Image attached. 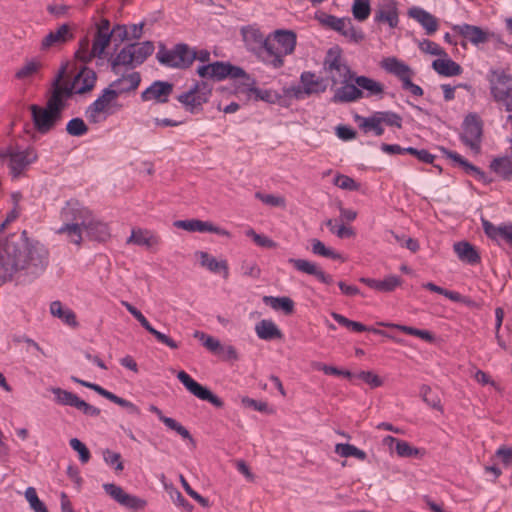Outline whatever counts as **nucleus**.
<instances>
[{
	"label": "nucleus",
	"mask_w": 512,
	"mask_h": 512,
	"mask_svg": "<svg viewBox=\"0 0 512 512\" xmlns=\"http://www.w3.org/2000/svg\"><path fill=\"white\" fill-rule=\"evenodd\" d=\"M75 35L71 26L67 23L62 24L56 31H50L41 41V49L48 50L54 46L66 44L74 39Z\"/></svg>",
	"instance_id": "19"
},
{
	"label": "nucleus",
	"mask_w": 512,
	"mask_h": 512,
	"mask_svg": "<svg viewBox=\"0 0 512 512\" xmlns=\"http://www.w3.org/2000/svg\"><path fill=\"white\" fill-rule=\"evenodd\" d=\"M82 225L77 223H64L57 231L59 234L66 233L70 241L76 245L82 242Z\"/></svg>",
	"instance_id": "53"
},
{
	"label": "nucleus",
	"mask_w": 512,
	"mask_h": 512,
	"mask_svg": "<svg viewBox=\"0 0 512 512\" xmlns=\"http://www.w3.org/2000/svg\"><path fill=\"white\" fill-rule=\"evenodd\" d=\"M122 304L125 306L127 311L131 315H133V317L141 324V326L151 335H153L158 342L167 345L171 349H177L179 347L178 343L175 342L172 338L156 330L146 319V317L141 313V311L138 310L135 306L125 301L122 302Z\"/></svg>",
	"instance_id": "13"
},
{
	"label": "nucleus",
	"mask_w": 512,
	"mask_h": 512,
	"mask_svg": "<svg viewBox=\"0 0 512 512\" xmlns=\"http://www.w3.org/2000/svg\"><path fill=\"white\" fill-rule=\"evenodd\" d=\"M240 33L246 49L256 57L262 51L263 45H268L267 36H264L256 24L241 27Z\"/></svg>",
	"instance_id": "12"
},
{
	"label": "nucleus",
	"mask_w": 512,
	"mask_h": 512,
	"mask_svg": "<svg viewBox=\"0 0 512 512\" xmlns=\"http://www.w3.org/2000/svg\"><path fill=\"white\" fill-rule=\"evenodd\" d=\"M331 316L339 325H341L353 332H372V333L378 334V335H387L386 332L383 330L376 329L371 326H366L361 322L352 321L337 312H332Z\"/></svg>",
	"instance_id": "34"
},
{
	"label": "nucleus",
	"mask_w": 512,
	"mask_h": 512,
	"mask_svg": "<svg viewBox=\"0 0 512 512\" xmlns=\"http://www.w3.org/2000/svg\"><path fill=\"white\" fill-rule=\"evenodd\" d=\"M177 378L185 386V388L195 397L203 401H208L217 408L223 407L224 402L221 398L213 394L207 387L195 381L185 371H179L177 374Z\"/></svg>",
	"instance_id": "9"
},
{
	"label": "nucleus",
	"mask_w": 512,
	"mask_h": 512,
	"mask_svg": "<svg viewBox=\"0 0 512 512\" xmlns=\"http://www.w3.org/2000/svg\"><path fill=\"white\" fill-rule=\"evenodd\" d=\"M364 97V92L355 84L344 82L333 95L331 101L334 103H350Z\"/></svg>",
	"instance_id": "28"
},
{
	"label": "nucleus",
	"mask_w": 512,
	"mask_h": 512,
	"mask_svg": "<svg viewBox=\"0 0 512 512\" xmlns=\"http://www.w3.org/2000/svg\"><path fill=\"white\" fill-rule=\"evenodd\" d=\"M420 396L422 400L431 408L437 411H443L439 395L436 392L432 391L430 386L425 384L422 385L420 387Z\"/></svg>",
	"instance_id": "51"
},
{
	"label": "nucleus",
	"mask_w": 512,
	"mask_h": 512,
	"mask_svg": "<svg viewBox=\"0 0 512 512\" xmlns=\"http://www.w3.org/2000/svg\"><path fill=\"white\" fill-rule=\"evenodd\" d=\"M103 489L113 500L127 509L138 511L144 509L147 505L145 499L126 493L114 483L103 484Z\"/></svg>",
	"instance_id": "10"
},
{
	"label": "nucleus",
	"mask_w": 512,
	"mask_h": 512,
	"mask_svg": "<svg viewBox=\"0 0 512 512\" xmlns=\"http://www.w3.org/2000/svg\"><path fill=\"white\" fill-rule=\"evenodd\" d=\"M196 255L200 258V263L203 267H206L209 271L213 273H218L223 271L224 278H227L229 275L228 264L225 260L217 261L215 257H212L207 252L200 251L197 252Z\"/></svg>",
	"instance_id": "41"
},
{
	"label": "nucleus",
	"mask_w": 512,
	"mask_h": 512,
	"mask_svg": "<svg viewBox=\"0 0 512 512\" xmlns=\"http://www.w3.org/2000/svg\"><path fill=\"white\" fill-rule=\"evenodd\" d=\"M19 215V207L13 206L5 221L0 224V232ZM47 266V249L38 242H30L26 230L20 235L10 234L0 246V284L11 281L13 276L21 271H25L29 282L33 281Z\"/></svg>",
	"instance_id": "1"
},
{
	"label": "nucleus",
	"mask_w": 512,
	"mask_h": 512,
	"mask_svg": "<svg viewBox=\"0 0 512 512\" xmlns=\"http://www.w3.org/2000/svg\"><path fill=\"white\" fill-rule=\"evenodd\" d=\"M408 16L417 21L425 30L427 35H433L439 27L438 19L421 7H411Z\"/></svg>",
	"instance_id": "25"
},
{
	"label": "nucleus",
	"mask_w": 512,
	"mask_h": 512,
	"mask_svg": "<svg viewBox=\"0 0 512 512\" xmlns=\"http://www.w3.org/2000/svg\"><path fill=\"white\" fill-rule=\"evenodd\" d=\"M173 225L176 228L184 229L189 232H210L225 237L231 236L228 230L215 226L212 222L199 219L177 220Z\"/></svg>",
	"instance_id": "15"
},
{
	"label": "nucleus",
	"mask_w": 512,
	"mask_h": 512,
	"mask_svg": "<svg viewBox=\"0 0 512 512\" xmlns=\"http://www.w3.org/2000/svg\"><path fill=\"white\" fill-rule=\"evenodd\" d=\"M443 154L453 160L466 174L474 176L478 181H482L484 183H488L489 181L486 178V174L479 167L470 163L467 159L462 157L459 153L455 151L448 150L446 148H441Z\"/></svg>",
	"instance_id": "24"
},
{
	"label": "nucleus",
	"mask_w": 512,
	"mask_h": 512,
	"mask_svg": "<svg viewBox=\"0 0 512 512\" xmlns=\"http://www.w3.org/2000/svg\"><path fill=\"white\" fill-rule=\"evenodd\" d=\"M25 498L29 502L31 509L34 512H48L45 504L39 499L35 488L28 487L25 491Z\"/></svg>",
	"instance_id": "63"
},
{
	"label": "nucleus",
	"mask_w": 512,
	"mask_h": 512,
	"mask_svg": "<svg viewBox=\"0 0 512 512\" xmlns=\"http://www.w3.org/2000/svg\"><path fill=\"white\" fill-rule=\"evenodd\" d=\"M277 43L283 58L294 52L297 44L296 33L292 30L278 29L269 34Z\"/></svg>",
	"instance_id": "23"
},
{
	"label": "nucleus",
	"mask_w": 512,
	"mask_h": 512,
	"mask_svg": "<svg viewBox=\"0 0 512 512\" xmlns=\"http://www.w3.org/2000/svg\"><path fill=\"white\" fill-rule=\"evenodd\" d=\"M381 67L388 73L396 76L401 82H403L405 78L414 75L413 70L407 64L395 57L384 58L381 62Z\"/></svg>",
	"instance_id": "31"
},
{
	"label": "nucleus",
	"mask_w": 512,
	"mask_h": 512,
	"mask_svg": "<svg viewBox=\"0 0 512 512\" xmlns=\"http://www.w3.org/2000/svg\"><path fill=\"white\" fill-rule=\"evenodd\" d=\"M333 183L343 190L356 191L359 189V184L353 178L343 174H337Z\"/></svg>",
	"instance_id": "64"
},
{
	"label": "nucleus",
	"mask_w": 512,
	"mask_h": 512,
	"mask_svg": "<svg viewBox=\"0 0 512 512\" xmlns=\"http://www.w3.org/2000/svg\"><path fill=\"white\" fill-rule=\"evenodd\" d=\"M50 312L53 316L62 319L69 326H77L75 313L70 309H63L60 301H53L50 305Z\"/></svg>",
	"instance_id": "48"
},
{
	"label": "nucleus",
	"mask_w": 512,
	"mask_h": 512,
	"mask_svg": "<svg viewBox=\"0 0 512 512\" xmlns=\"http://www.w3.org/2000/svg\"><path fill=\"white\" fill-rule=\"evenodd\" d=\"M212 93V86L206 81L196 82L189 91L180 94L177 99L191 113L202 109V105L208 102Z\"/></svg>",
	"instance_id": "6"
},
{
	"label": "nucleus",
	"mask_w": 512,
	"mask_h": 512,
	"mask_svg": "<svg viewBox=\"0 0 512 512\" xmlns=\"http://www.w3.org/2000/svg\"><path fill=\"white\" fill-rule=\"evenodd\" d=\"M136 244L139 246L152 247L160 243V237L148 230H132L131 236L127 239V244Z\"/></svg>",
	"instance_id": "39"
},
{
	"label": "nucleus",
	"mask_w": 512,
	"mask_h": 512,
	"mask_svg": "<svg viewBox=\"0 0 512 512\" xmlns=\"http://www.w3.org/2000/svg\"><path fill=\"white\" fill-rule=\"evenodd\" d=\"M71 380L77 384H80L86 388H89V389L95 391L100 396L108 399L109 401H111L121 407L126 408L130 414L140 415V410L134 403L117 396L116 394L104 389L102 386L92 383V382L82 380L76 376H71Z\"/></svg>",
	"instance_id": "11"
},
{
	"label": "nucleus",
	"mask_w": 512,
	"mask_h": 512,
	"mask_svg": "<svg viewBox=\"0 0 512 512\" xmlns=\"http://www.w3.org/2000/svg\"><path fill=\"white\" fill-rule=\"evenodd\" d=\"M132 47L130 44L124 46L115 57L110 59L111 70L114 74L118 75L120 73V66H126L131 69L136 67Z\"/></svg>",
	"instance_id": "33"
},
{
	"label": "nucleus",
	"mask_w": 512,
	"mask_h": 512,
	"mask_svg": "<svg viewBox=\"0 0 512 512\" xmlns=\"http://www.w3.org/2000/svg\"><path fill=\"white\" fill-rule=\"evenodd\" d=\"M90 53H91L90 41H89L88 37L85 36L79 40L78 49L75 52V58L78 61H80L84 64H87V63H90L93 59H95L94 56L89 55Z\"/></svg>",
	"instance_id": "60"
},
{
	"label": "nucleus",
	"mask_w": 512,
	"mask_h": 512,
	"mask_svg": "<svg viewBox=\"0 0 512 512\" xmlns=\"http://www.w3.org/2000/svg\"><path fill=\"white\" fill-rule=\"evenodd\" d=\"M65 72L66 66L63 65L52 83V92H58L60 97L67 100L72 97L76 88L74 82L72 84L62 83Z\"/></svg>",
	"instance_id": "45"
},
{
	"label": "nucleus",
	"mask_w": 512,
	"mask_h": 512,
	"mask_svg": "<svg viewBox=\"0 0 512 512\" xmlns=\"http://www.w3.org/2000/svg\"><path fill=\"white\" fill-rule=\"evenodd\" d=\"M453 31L462 36L463 38L470 41L473 45L484 44L489 40V33L484 31L481 27L470 25V24H461L454 25L452 27Z\"/></svg>",
	"instance_id": "26"
},
{
	"label": "nucleus",
	"mask_w": 512,
	"mask_h": 512,
	"mask_svg": "<svg viewBox=\"0 0 512 512\" xmlns=\"http://www.w3.org/2000/svg\"><path fill=\"white\" fill-rule=\"evenodd\" d=\"M322 23L330 29L337 31L350 42L360 43L365 35L361 29H356L350 18H338L334 15H325Z\"/></svg>",
	"instance_id": "7"
},
{
	"label": "nucleus",
	"mask_w": 512,
	"mask_h": 512,
	"mask_svg": "<svg viewBox=\"0 0 512 512\" xmlns=\"http://www.w3.org/2000/svg\"><path fill=\"white\" fill-rule=\"evenodd\" d=\"M376 23H386L390 28H396L399 24V9L396 0H382L374 13Z\"/></svg>",
	"instance_id": "14"
},
{
	"label": "nucleus",
	"mask_w": 512,
	"mask_h": 512,
	"mask_svg": "<svg viewBox=\"0 0 512 512\" xmlns=\"http://www.w3.org/2000/svg\"><path fill=\"white\" fill-rule=\"evenodd\" d=\"M482 228L484 233L491 240H498L501 238L507 243L512 244V223H503L499 226H495L489 220L481 219Z\"/></svg>",
	"instance_id": "27"
},
{
	"label": "nucleus",
	"mask_w": 512,
	"mask_h": 512,
	"mask_svg": "<svg viewBox=\"0 0 512 512\" xmlns=\"http://www.w3.org/2000/svg\"><path fill=\"white\" fill-rule=\"evenodd\" d=\"M130 46H133L132 52L136 67L143 64L146 59L154 52V44L151 41L131 43Z\"/></svg>",
	"instance_id": "46"
},
{
	"label": "nucleus",
	"mask_w": 512,
	"mask_h": 512,
	"mask_svg": "<svg viewBox=\"0 0 512 512\" xmlns=\"http://www.w3.org/2000/svg\"><path fill=\"white\" fill-rule=\"evenodd\" d=\"M91 212L76 200H69L61 210V217L65 223H77L84 228Z\"/></svg>",
	"instance_id": "16"
},
{
	"label": "nucleus",
	"mask_w": 512,
	"mask_h": 512,
	"mask_svg": "<svg viewBox=\"0 0 512 512\" xmlns=\"http://www.w3.org/2000/svg\"><path fill=\"white\" fill-rule=\"evenodd\" d=\"M173 87L172 83L156 80L141 93V99L142 101L154 99L157 103H167Z\"/></svg>",
	"instance_id": "18"
},
{
	"label": "nucleus",
	"mask_w": 512,
	"mask_h": 512,
	"mask_svg": "<svg viewBox=\"0 0 512 512\" xmlns=\"http://www.w3.org/2000/svg\"><path fill=\"white\" fill-rule=\"evenodd\" d=\"M97 76L94 70L84 66L75 76L73 82L76 94H84L91 91L96 83Z\"/></svg>",
	"instance_id": "30"
},
{
	"label": "nucleus",
	"mask_w": 512,
	"mask_h": 512,
	"mask_svg": "<svg viewBox=\"0 0 512 512\" xmlns=\"http://www.w3.org/2000/svg\"><path fill=\"white\" fill-rule=\"evenodd\" d=\"M89 128L80 117L72 118L66 124V132L73 137H81L88 132Z\"/></svg>",
	"instance_id": "57"
},
{
	"label": "nucleus",
	"mask_w": 512,
	"mask_h": 512,
	"mask_svg": "<svg viewBox=\"0 0 512 512\" xmlns=\"http://www.w3.org/2000/svg\"><path fill=\"white\" fill-rule=\"evenodd\" d=\"M51 392L55 396V400L60 405L76 407L79 397L67 390L62 388H52Z\"/></svg>",
	"instance_id": "54"
},
{
	"label": "nucleus",
	"mask_w": 512,
	"mask_h": 512,
	"mask_svg": "<svg viewBox=\"0 0 512 512\" xmlns=\"http://www.w3.org/2000/svg\"><path fill=\"white\" fill-rule=\"evenodd\" d=\"M263 302L272 309L282 310L286 315L294 312V302L289 297L264 296Z\"/></svg>",
	"instance_id": "47"
},
{
	"label": "nucleus",
	"mask_w": 512,
	"mask_h": 512,
	"mask_svg": "<svg viewBox=\"0 0 512 512\" xmlns=\"http://www.w3.org/2000/svg\"><path fill=\"white\" fill-rule=\"evenodd\" d=\"M432 68L438 74L445 77L458 76L462 73V67L458 63L447 57L434 60L432 62Z\"/></svg>",
	"instance_id": "37"
},
{
	"label": "nucleus",
	"mask_w": 512,
	"mask_h": 512,
	"mask_svg": "<svg viewBox=\"0 0 512 512\" xmlns=\"http://www.w3.org/2000/svg\"><path fill=\"white\" fill-rule=\"evenodd\" d=\"M267 44L263 45L262 51L258 54L257 58L263 62L265 65H269L274 69H279L284 66V59L277 46V43L273 40V38L268 35L267 36Z\"/></svg>",
	"instance_id": "20"
},
{
	"label": "nucleus",
	"mask_w": 512,
	"mask_h": 512,
	"mask_svg": "<svg viewBox=\"0 0 512 512\" xmlns=\"http://www.w3.org/2000/svg\"><path fill=\"white\" fill-rule=\"evenodd\" d=\"M403 280L397 275H388L383 280L376 279L375 290L380 292H392L401 286Z\"/></svg>",
	"instance_id": "58"
},
{
	"label": "nucleus",
	"mask_w": 512,
	"mask_h": 512,
	"mask_svg": "<svg viewBox=\"0 0 512 512\" xmlns=\"http://www.w3.org/2000/svg\"><path fill=\"white\" fill-rule=\"evenodd\" d=\"M29 110L35 130L42 135L48 134L61 121V119L48 110L46 106L42 107L37 104H31Z\"/></svg>",
	"instance_id": "8"
},
{
	"label": "nucleus",
	"mask_w": 512,
	"mask_h": 512,
	"mask_svg": "<svg viewBox=\"0 0 512 512\" xmlns=\"http://www.w3.org/2000/svg\"><path fill=\"white\" fill-rule=\"evenodd\" d=\"M356 121L359 123V128L364 133L373 131L376 136H382L384 134V128L382 127L383 122L380 115H378V111L374 112L369 117L356 115Z\"/></svg>",
	"instance_id": "36"
},
{
	"label": "nucleus",
	"mask_w": 512,
	"mask_h": 512,
	"mask_svg": "<svg viewBox=\"0 0 512 512\" xmlns=\"http://www.w3.org/2000/svg\"><path fill=\"white\" fill-rule=\"evenodd\" d=\"M483 137V121L476 113H469L463 120L461 142L473 153L481 152V143Z\"/></svg>",
	"instance_id": "5"
},
{
	"label": "nucleus",
	"mask_w": 512,
	"mask_h": 512,
	"mask_svg": "<svg viewBox=\"0 0 512 512\" xmlns=\"http://www.w3.org/2000/svg\"><path fill=\"white\" fill-rule=\"evenodd\" d=\"M156 58L166 67L187 69L195 60V55L190 54V47L185 43H178L172 49H167L165 45L160 44Z\"/></svg>",
	"instance_id": "4"
},
{
	"label": "nucleus",
	"mask_w": 512,
	"mask_h": 512,
	"mask_svg": "<svg viewBox=\"0 0 512 512\" xmlns=\"http://www.w3.org/2000/svg\"><path fill=\"white\" fill-rule=\"evenodd\" d=\"M371 12L369 0H354L352 5V13L356 20L365 21Z\"/></svg>",
	"instance_id": "61"
},
{
	"label": "nucleus",
	"mask_w": 512,
	"mask_h": 512,
	"mask_svg": "<svg viewBox=\"0 0 512 512\" xmlns=\"http://www.w3.org/2000/svg\"><path fill=\"white\" fill-rule=\"evenodd\" d=\"M379 325L385 326V327H394L405 334L419 337L427 342H433L435 339L434 335L428 330H421V329H417V328H414L411 326L399 325V324L379 323Z\"/></svg>",
	"instance_id": "49"
},
{
	"label": "nucleus",
	"mask_w": 512,
	"mask_h": 512,
	"mask_svg": "<svg viewBox=\"0 0 512 512\" xmlns=\"http://www.w3.org/2000/svg\"><path fill=\"white\" fill-rule=\"evenodd\" d=\"M87 236L94 241L106 242L111 237L110 229L106 223L94 220L92 215L83 228Z\"/></svg>",
	"instance_id": "32"
},
{
	"label": "nucleus",
	"mask_w": 512,
	"mask_h": 512,
	"mask_svg": "<svg viewBox=\"0 0 512 512\" xmlns=\"http://www.w3.org/2000/svg\"><path fill=\"white\" fill-rule=\"evenodd\" d=\"M495 93L491 94L493 100L501 104L507 112L511 114L508 115L507 120L512 121V87L507 88L505 91H498L494 88Z\"/></svg>",
	"instance_id": "52"
},
{
	"label": "nucleus",
	"mask_w": 512,
	"mask_h": 512,
	"mask_svg": "<svg viewBox=\"0 0 512 512\" xmlns=\"http://www.w3.org/2000/svg\"><path fill=\"white\" fill-rule=\"evenodd\" d=\"M324 66L331 71L342 68L344 78L343 82H346L352 78V75L350 74V68L346 64L341 63L340 50L334 51L333 49H329L324 61Z\"/></svg>",
	"instance_id": "42"
},
{
	"label": "nucleus",
	"mask_w": 512,
	"mask_h": 512,
	"mask_svg": "<svg viewBox=\"0 0 512 512\" xmlns=\"http://www.w3.org/2000/svg\"><path fill=\"white\" fill-rule=\"evenodd\" d=\"M211 79L215 81H222L226 78L238 79L239 76L244 75V69L240 66L231 64L230 62L215 61L210 63Z\"/></svg>",
	"instance_id": "21"
},
{
	"label": "nucleus",
	"mask_w": 512,
	"mask_h": 512,
	"mask_svg": "<svg viewBox=\"0 0 512 512\" xmlns=\"http://www.w3.org/2000/svg\"><path fill=\"white\" fill-rule=\"evenodd\" d=\"M288 263H290L296 270L314 276L319 282L325 285H331L334 283L333 276L323 271L316 263L298 258H289Z\"/></svg>",
	"instance_id": "17"
},
{
	"label": "nucleus",
	"mask_w": 512,
	"mask_h": 512,
	"mask_svg": "<svg viewBox=\"0 0 512 512\" xmlns=\"http://www.w3.org/2000/svg\"><path fill=\"white\" fill-rule=\"evenodd\" d=\"M354 81L359 89L366 91V97L379 96L380 99L382 98L384 93V86L382 83L367 76H356Z\"/></svg>",
	"instance_id": "38"
},
{
	"label": "nucleus",
	"mask_w": 512,
	"mask_h": 512,
	"mask_svg": "<svg viewBox=\"0 0 512 512\" xmlns=\"http://www.w3.org/2000/svg\"><path fill=\"white\" fill-rule=\"evenodd\" d=\"M42 64L37 60H30L25 63L23 67H21L16 73L15 78L18 80H25L27 78L32 77L41 69Z\"/></svg>",
	"instance_id": "59"
},
{
	"label": "nucleus",
	"mask_w": 512,
	"mask_h": 512,
	"mask_svg": "<svg viewBox=\"0 0 512 512\" xmlns=\"http://www.w3.org/2000/svg\"><path fill=\"white\" fill-rule=\"evenodd\" d=\"M453 250L458 259L469 265H476L481 262V256L478 250L468 241H459L454 243Z\"/></svg>",
	"instance_id": "29"
},
{
	"label": "nucleus",
	"mask_w": 512,
	"mask_h": 512,
	"mask_svg": "<svg viewBox=\"0 0 512 512\" xmlns=\"http://www.w3.org/2000/svg\"><path fill=\"white\" fill-rule=\"evenodd\" d=\"M9 159L8 167L13 179L22 176L28 167L38 159V153L32 146L18 150V146L7 145L0 147V160Z\"/></svg>",
	"instance_id": "3"
},
{
	"label": "nucleus",
	"mask_w": 512,
	"mask_h": 512,
	"mask_svg": "<svg viewBox=\"0 0 512 512\" xmlns=\"http://www.w3.org/2000/svg\"><path fill=\"white\" fill-rule=\"evenodd\" d=\"M311 244L312 252L316 255H320L333 260L342 259V256L339 253L335 252L331 248L326 247L324 243L318 239H312Z\"/></svg>",
	"instance_id": "62"
},
{
	"label": "nucleus",
	"mask_w": 512,
	"mask_h": 512,
	"mask_svg": "<svg viewBox=\"0 0 512 512\" xmlns=\"http://www.w3.org/2000/svg\"><path fill=\"white\" fill-rule=\"evenodd\" d=\"M489 83L490 94H494V88L498 91H505L512 87V75L503 68H491L485 76Z\"/></svg>",
	"instance_id": "22"
},
{
	"label": "nucleus",
	"mask_w": 512,
	"mask_h": 512,
	"mask_svg": "<svg viewBox=\"0 0 512 512\" xmlns=\"http://www.w3.org/2000/svg\"><path fill=\"white\" fill-rule=\"evenodd\" d=\"M45 106L62 120V113L67 107V100L60 97L58 92H51Z\"/></svg>",
	"instance_id": "55"
},
{
	"label": "nucleus",
	"mask_w": 512,
	"mask_h": 512,
	"mask_svg": "<svg viewBox=\"0 0 512 512\" xmlns=\"http://www.w3.org/2000/svg\"><path fill=\"white\" fill-rule=\"evenodd\" d=\"M324 66L331 71L342 68L344 78L343 82H346L352 78V75L350 74V68L346 64L341 63L340 50L334 51L333 49H329L324 61Z\"/></svg>",
	"instance_id": "43"
},
{
	"label": "nucleus",
	"mask_w": 512,
	"mask_h": 512,
	"mask_svg": "<svg viewBox=\"0 0 512 512\" xmlns=\"http://www.w3.org/2000/svg\"><path fill=\"white\" fill-rule=\"evenodd\" d=\"M490 169L499 175L503 180L509 181L512 178V159L509 156L494 158Z\"/></svg>",
	"instance_id": "44"
},
{
	"label": "nucleus",
	"mask_w": 512,
	"mask_h": 512,
	"mask_svg": "<svg viewBox=\"0 0 512 512\" xmlns=\"http://www.w3.org/2000/svg\"><path fill=\"white\" fill-rule=\"evenodd\" d=\"M141 82L139 72H132L128 75H122L114 80L109 87L103 89L102 94L91 103L86 109V116L91 122H97V115L106 111L120 94L134 91Z\"/></svg>",
	"instance_id": "2"
},
{
	"label": "nucleus",
	"mask_w": 512,
	"mask_h": 512,
	"mask_svg": "<svg viewBox=\"0 0 512 512\" xmlns=\"http://www.w3.org/2000/svg\"><path fill=\"white\" fill-rule=\"evenodd\" d=\"M255 331L260 339L266 341L282 339L283 337V334L277 325L272 320L268 319H263L258 322L255 326Z\"/></svg>",
	"instance_id": "35"
},
{
	"label": "nucleus",
	"mask_w": 512,
	"mask_h": 512,
	"mask_svg": "<svg viewBox=\"0 0 512 512\" xmlns=\"http://www.w3.org/2000/svg\"><path fill=\"white\" fill-rule=\"evenodd\" d=\"M194 338L202 341L204 347L212 353L220 354L223 350V346L220 341L210 335H206L204 332L195 331L193 334Z\"/></svg>",
	"instance_id": "56"
},
{
	"label": "nucleus",
	"mask_w": 512,
	"mask_h": 512,
	"mask_svg": "<svg viewBox=\"0 0 512 512\" xmlns=\"http://www.w3.org/2000/svg\"><path fill=\"white\" fill-rule=\"evenodd\" d=\"M335 452L341 457H355L361 461L366 460L367 454L365 451L357 448L349 443H338L335 446Z\"/></svg>",
	"instance_id": "50"
},
{
	"label": "nucleus",
	"mask_w": 512,
	"mask_h": 512,
	"mask_svg": "<svg viewBox=\"0 0 512 512\" xmlns=\"http://www.w3.org/2000/svg\"><path fill=\"white\" fill-rule=\"evenodd\" d=\"M300 81L307 96L320 94L326 90V86L322 83V80L316 78L315 74L310 71L303 72L300 76Z\"/></svg>",
	"instance_id": "40"
}]
</instances>
